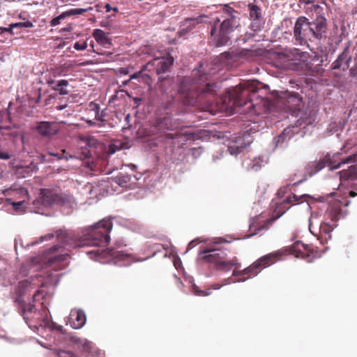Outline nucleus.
<instances>
[{
  "instance_id": "bf43d9fd",
  "label": "nucleus",
  "mask_w": 357,
  "mask_h": 357,
  "mask_svg": "<svg viewBox=\"0 0 357 357\" xmlns=\"http://www.w3.org/2000/svg\"><path fill=\"white\" fill-rule=\"evenodd\" d=\"M87 122H88L89 123H90V124H92L91 121H88Z\"/></svg>"
},
{
  "instance_id": "423d86ee",
  "label": "nucleus",
  "mask_w": 357,
  "mask_h": 357,
  "mask_svg": "<svg viewBox=\"0 0 357 357\" xmlns=\"http://www.w3.org/2000/svg\"><path fill=\"white\" fill-rule=\"evenodd\" d=\"M308 197L309 196L306 194L301 196H297L294 194L287 197L282 202L275 204L273 215L270 218L263 220H261L262 217L261 215L255 217L250 225V229L252 233L250 234L249 236L257 234L261 230L268 229V227L276 220L280 218L287 210H289L290 206H287L288 204L294 205L298 202H303V201H305V199Z\"/></svg>"
},
{
  "instance_id": "2eb2a0df",
  "label": "nucleus",
  "mask_w": 357,
  "mask_h": 357,
  "mask_svg": "<svg viewBox=\"0 0 357 357\" xmlns=\"http://www.w3.org/2000/svg\"><path fill=\"white\" fill-rule=\"evenodd\" d=\"M69 322L73 328H81L86 323V315L84 312L81 310H71Z\"/></svg>"
},
{
  "instance_id": "a18cd8bd",
  "label": "nucleus",
  "mask_w": 357,
  "mask_h": 357,
  "mask_svg": "<svg viewBox=\"0 0 357 357\" xmlns=\"http://www.w3.org/2000/svg\"><path fill=\"white\" fill-rule=\"evenodd\" d=\"M72 31V27L70 25L68 26L67 27H64L61 29V31H68L70 32Z\"/></svg>"
},
{
  "instance_id": "79ce46f5",
  "label": "nucleus",
  "mask_w": 357,
  "mask_h": 357,
  "mask_svg": "<svg viewBox=\"0 0 357 357\" xmlns=\"http://www.w3.org/2000/svg\"><path fill=\"white\" fill-rule=\"evenodd\" d=\"M0 158L3 160H8L10 158V155L6 152L0 151Z\"/></svg>"
},
{
  "instance_id": "f03ea898",
  "label": "nucleus",
  "mask_w": 357,
  "mask_h": 357,
  "mask_svg": "<svg viewBox=\"0 0 357 357\" xmlns=\"http://www.w3.org/2000/svg\"><path fill=\"white\" fill-rule=\"evenodd\" d=\"M311 5L318 15L314 21L310 22L305 17H299L295 23L294 36L300 44L306 43L307 40L320 38L326 31V20L319 15L323 8L314 4L313 0H298V5Z\"/></svg>"
},
{
  "instance_id": "aec40b11",
  "label": "nucleus",
  "mask_w": 357,
  "mask_h": 357,
  "mask_svg": "<svg viewBox=\"0 0 357 357\" xmlns=\"http://www.w3.org/2000/svg\"><path fill=\"white\" fill-rule=\"evenodd\" d=\"M92 36L98 43L105 47H109L112 45V40L107 37L104 31L96 29L93 31Z\"/></svg>"
},
{
  "instance_id": "bb28decb",
  "label": "nucleus",
  "mask_w": 357,
  "mask_h": 357,
  "mask_svg": "<svg viewBox=\"0 0 357 357\" xmlns=\"http://www.w3.org/2000/svg\"><path fill=\"white\" fill-rule=\"evenodd\" d=\"M301 248H303L304 250H307L306 246L303 243H302L299 241H297L291 247L287 248V251L289 254H294L296 252H301Z\"/></svg>"
},
{
  "instance_id": "13d9d810",
  "label": "nucleus",
  "mask_w": 357,
  "mask_h": 357,
  "mask_svg": "<svg viewBox=\"0 0 357 357\" xmlns=\"http://www.w3.org/2000/svg\"><path fill=\"white\" fill-rule=\"evenodd\" d=\"M114 11H117V10H118L117 8H114Z\"/></svg>"
},
{
  "instance_id": "a211bd4d",
  "label": "nucleus",
  "mask_w": 357,
  "mask_h": 357,
  "mask_svg": "<svg viewBox=\"0 0 357 357\" xmlns=\"http://www.w3.org/2000/svg\"><path fill=\"white\" fill-rule=\"evenodd\" d=\"M326 215L332 222H336L340 218L344 216L341 206L339 203L331 205L326 211Z\"/></svg>"
},
{
  "instance_id": "58836bf2",
  "label": "nucleus",
  "mask_w": 357,
  "mask_h": 357,
  "mask_svg": "<svg viewBox=\"0 0 357 357\" xmlns=\"http://www.w3.org/2000/svg\"><path fill=\"white\" fill-rule=\"evenodd\" d=\"M70 342H72L74 344H82V340L79 337H78L77 336H75V335H70Z\"/></svg>"
},
{
  "instance_id": "0eeeda50",
  "label": "nucleus",
  "mask_w": 357,
  "mask_h": 357,
  "mask_svg": "<svg viewBox=\"0 0 357 357\" xmlns=\"http://www.w3.org/2000/svg\"><path fill=\"white\" fill-rule=\"evenodd\" d=\"M40 199L43 205L46 207L58 206L70 208L75 202L71 195L61 192H58L50 189H41Z\"/></svg>"
},
{
  "instance_id": "473e14b6",
  "label": "nucleus",
  "mask_w": 357,
  "mask_h": 357,
  "mask_svg": "<svg viewBox=\"0 0 357 357\" xmlns=\"http://www.w3.org/2000/svg\"><path fill=\"white\" fill-rule=\"evenodd\" d=\"M194 291H195V294L197 296H207L208 295L211 294V291L210 289H207V290H197L196 289V287H194Z\"/></svg>"
},
{
  "instance_id": "37998d69",
  "label": "nucleus",
  "mask_w": 357,
  "mask_h": 357,
  "mask_svg": "<svg viewBox=\"0 0 357 357\" xmlns=\"http://www.w3.org/2000/svg\"><path fill=\"white\" fill-rule=\"evenodd\" d=\"M24 204V202H13L12 205L13 206L15 209H19L21 206H22Z\"/></svg>"
},
{
  "instance_id": "7c9ffc66",
  "label": "nucleus",
  "mask_w": 357,
  "mask_h": 357,
  "mask_svg": "<svg viewBox=\"0 0 357 357\" xmlns=\"http://www.w3.org/2000/svg\"><path fill=\"white\" fill-rule=\"evenodd\" d=\"M33 26V23L30 21L20 22L12 24V26H15V28H31Z\"/></svg>"
},
{
  "instance_id": "4d7b16f0",
  "label": "nucleus",
  "mask_w": 357,
  "mask_h": 357,
  "mask_svg": "<svg viewBox=\"0 0 357 357\" xmlns=\"http://www.w3.org/2000/svg\"><path fill=\"white\" fill-rule=\"evenodd\" d=\"M349 203V202H347L344 205L348 206Z\"/></svg>"
},
{
  "instance_id": "1a4fd4ad",
  "label": "nucleus",
  "mask_w": 357,
  "mask_h": 357,
  "mask_svg": "<svg viewBox=\"0 0 357 357\" xmlns=\"http://www.w3.org/2000/svg\"><path fill=\"white\" fill-rule=\"evenodd\" d=\"M301 101L302 98L298 93L286 91L280 92L275 103L290 110H294L300 105Z\"/></svg>"
},
{
  "instance_id": "a878e982",
  "label": "nucleus",
  "mask_w": 357,
  "mask_h": 357,
  "mask_svg": "<svg viewBox=\"0 0 357 357\" xmlns=\"http://www.w3.org/2000/svg\"><path fill=\"white\" fill-rule=\"evenodd\" d=\"M245 146H243L242 144H237L236 142H233L228 146V151L231 155H237L239 153L242 152L244 149Z\"/></svg>"
},
{
  "instance_id": "39448f33",
  "label": "nucleus",
  "mask_w": 357,
  "mask_h": 357,
  "mask_svg": "<svg viewBox=\"0 0 357 357\" xmlns=\"http://www.w3.org/2000/svg\"><path fill=\"white\" fill-rule=\"evenodd\" d=\"M206 77L198 78H185L179 87V93L182 95L184 104L194 105L197 102L216 94L215 84L205 83Z\"/></svg>"
},
{
  "instance_id": "393cba45",
  "label": "nucleus",
  "mask_w": 357,
  "mask_h": 357,
  "mask_svg": "<svg viewBox=\"0 0 357 357\" xmlns=\"http://www.w3.org/2000/svg\"><path fill=\"white\" fill-rule=\"evenodd\" d=\"M336 226L337 225L335 222L331 224L328 222L324 221L320 225V231L325 234H329Z\"/></svg>"
},
{
  "instance_id": "5701e85b",
  "label": "nucleus",
  "mask_w": 357,
  "mask_h": 357,
  "mask_svg": "<svg viewBox=\"0 0 357 357\" xmlns=\"http://www.w3.org/2000/svg\"><path fill=\"white\" fill-rule=\"evenodd\" d=\"M261 162L262 160L260 158H255L252 162H244L243 165L248 169L257 172L261 168Z\"/></svg>"
},
{
  "instance_id": "7ed1b4c3",
  "label": "nucleus",
  "mask_w": 357,
  "mask_h": 357,
  "mask_svg": "<svg viewBox=\"0 0 357 357\" xmlns=\"http://www.w3.org/2000/svg\"><path fill=\"white\" fill-rule=\"evenodd\" d=\"M257 84L245 82L236 86L234 93L230 96V98L234 99V105L236 107H243L249 104L248 108L252 109L256 114L271 111L273 102L259 94V89Z\"/></svg>"
},
{
  "instance_id": "6e6d98bb",
  "label": "nucleus",
  "mask_w": 357,
  "mask_h": 357,
  "mask_svg": "<svg viewBox=\"0 0 357 357\" xmlns=\"http://www.w3.org/2000/svg\"><path fill=\"white\" fill-rule=\"evenodd\" d=\"M158 79L160 82H162L164 79V78H162V77H159Z\"/></svg>"
},
{
  "instance_id": "5fc2aeb1",
  "label": "nucleus",
  "mask_w": 357,
  "mask_h": 357,
  "mask_svg": "<svg viewBox=\"0 0 357 357\" xmlns=\"http://www.w3.org/2000/svg\"><path fill=\"white\" fill-rule=\"evenodd\" d=\"M137 77V75L136 74H133L131 77H130V79H134V78H136Z\"/></svg>"
},
{
  "instance_id": "f704fd0d",
  "label": "nucleus",
  "mask_w": 357,
  "mask_h": 357,
  "mask_svg": "<svg viewBox=\"0 0 357 357\" xmlns=\"http://www.w3.org/2000/svg\"><path fill=\"white\" fill-rule=\"evenodd\" d=\"M86 47H87V44H86V42H84L83 43H80L79 42H77L74 45V48L76 50H84L86 49Z\"/></svg>"
},
{
  "instance_id": "6ab92c4d",
  "label": "nucleus",
  "mask_w": 357,
  "mask_h": 357,
  "mask_svg": "<svg viewBox=\"0 0 357 357\" xmlns=\"http://www.w3.org/2000/svg\"><path fill=\"white\" fill-rule=\"evenodd\" d=\"M207 18L206 16L199 15L195 18H187L182 23V29L181 31L183 33H188L191 31L196 24L205 22L204 19Z\"/></svg>"
},
{
  "instance_id": "20e7f679",
  "label": "nucleus",
  "mask_w": 357,
  "mask_h": 357,
  "mask_svg": "<svg viewBox=\"0 0 357 357\" xmlns=\"http://www.w3.org/2000/svg\"><path fill=\"white\" fill-rule=\"evenodd\" d=\"M237 11L229 5L222 6V12L216 17L215 24L211 26L209 43L215 47L227 45L230 40V34L239 26Z\"/></svg>"
},
{
  "instance_id": "9b49d317",
  "label": "nucleus",
  "mask_w": 357,
  "mask_h": 357,
  "mask_svg": "<svg viewBox=\"0 0 357 357\" xmlns=\"http://www.w3.org/2000/svg\"><path fill=\"white\" fill-rule=\"evenodd\" d=\"M222 257H227V253L220 249L211 248L200 251L198 254V260L202 263L218 266Z\"/></svg>"
},
{
  "instance_id": "ea45409f",
  "label": "nucleus",
  "mask_w": 357,
  "mask_h": 357,
  "mask_svg": "<svg viewBox=\"0 0 357 357\" xmlns=\"http://www.w3.org/2000/svg\"><path fill=\"white\" fill-rule=\"evenodd\" d=\"M153 248L154 249L153 256L155 255L156 252H160L163 248V246L162 244H154Z\"/></svg>"
},
{
  "instance_id": "c9c22d12",
  "label": "nucleus",
  "mask_w": 357,
  "mask_h": 357,
  "mask_svg": "<svg viewBox=\"0 0 357 357\" xmlns=\"http://www.w3.org/2000/svg\"><path fill=\"white\" fill-rule=\"evenodd\" d=\"M58 355L59 357H77L74 354L63 350L59 351Z\"/></svg>"
},
{
  "instance_id": "dca6fc26",
  "label": "nucleus",
  "mask_w": 357,
  "mask_h": 357,
  "mask_svg": "<svg viewBox=\"0 0 357 357\" xmlns=\"http://www.w3.org/2000/svg\"><path fill=\"white\" fill-rule=\"evenodd\" d=\"M48 84L53 90L58 92V93L54 95V98L56 100H60L61 96L68 93V91L66 89V87L68 86V82L66 79H61L56 82L54 80L48 81Z\"/></svg>"
},
{
  "instance_id": "09e8293b",
  "label": "nucleus",
  "mask_w": 357,
  "mask_h": 357,
  "mask_svg": "<svg viewBox=\"0 0 357 357\" xmlns=\"http://www.w3.org/2000/svg\"><path fill=\"white\" fill-rule=\"evenodd\" d=\"M63 258H64V256L63 255H59L58 257H54L52 259H50V260L52 261L53 259L54 260H57V259H63Z\"/></svg>"
},
{
  "instance_id": "cd10ccee",
  "label": "nucleus",
  "mask_w": 357,
  "mask_h": 357,
  "mask_svg": "<svg viewBox=\"0 0 357 357\" xmlns=\"http://www.w3.org/2000/svg\"><path fill=\"white\" fill-rule=\"evenodd\" d=\"M238 56L241 58L250 59L255 56V52L251 50L243 49L239 51Z\"/></svg>"
},
{
  "instance_id": "a19ab883",
  "label": "nucleus",
  "mask_w": 357,
  "mask_h": 357,
  "mask_svg": "<svg viewBox=\"0 0 357 357\" xmlns=\"http://www.w3.org/2000/svg\"><path fill=\"white\" fill-rule=\"evenodd\" d=\"M54 234H48L44 236H41L40 237V242H43V241H47V240H50L52 239V238H54Z\"/></svg>"
},
{
  "instance_id": "603ef678",
  "label": "nucleus",
  "mask_w": 357,
  "mask_h": 357,
  "mask_svg": "<svg viewBox=\"0 0 357 357\" xmlns=\"http://www.w3.org/2000/svg\"><path fill=\"white\" fill-rule=\"evenodd\" d=\"M195 245V241H191L189 244H188V249H191L193 246Z\"/></svg>"
},
{
  "instance_id": "864d4df0",
  "label": "nucleus",
  "mask_w": 357,
  "mask_h": 357,
  "mask_svg": "<svg viewBox=\"0 0 357 357\" xmlns=\"http://www.w3.org/2000/svg\"><path fill=\"white\" fill-rule=\"evenodd\" d=\"M349 195H350L351 197H355V196H356V195H357V193H356V192H354V191H350V192H349Z\"/></svg>"
},
{
  "instance_id": "c03bdc74",
  "label": "nucleus",
  "mask_w": 357,
  "mask_h": 357,
  "mask_svg": "<svg viewBox=\"0 0 357 357\" xmlns=\"http://www.w3.org/2000/svg\"><path fill=\"white\" fill-rule=\"evenodd\" d=\"M340 68V64H339V62H338V60L335 61L333 63V69H337Z\"/></svg>"
},
{
  "instance_id": "4c0bfd02",
  "label": "nucleus",
  "mask_w": 357,
  "mask_h": 357,
  "mask_svg": "<svg viewBox=\"0 0 357 357\" xmlns=\"http://www.w3.org/2000/svg\"><path fill=\"white\" fill-rule=\"evenodd\" d=\"M15 28V26H12V24H10L9 27H0V33L3 32H7L10 34H13V29Z\"/></svg>"
},
{
  "instance_id": "4468645a",
  "label": "nucleus",
  "mask_w": 357,
  "mask_h": 357,
  "mask_svg": "<svg viewBox=\"0 0 357 357\" xmlns=\"http://www.w3.org/2000/svg\"><path fill=\"white\" fill-rule=\"evenodd\" d=\"M92 8L89 7L88 8H72L68 10L65 12H63L59 16L53 18L50 22V25L51 26H56L61 23V20H64L66 17H70L72 15H80L84 14V13L91 10Z\"/></svg>"
},
{
  "instance_id": "6e6552de",
  "label": "nucleus",
  "mask_w": 357,
  "mask_h": 357,
  "mask_svg": "<svg viewBox=\"0 0 357 357\" xmlns=\"http://www.w3.org/2000/svg\"><path fill=\"white\" fill-rule=\"evenodd\" d=\"M354 162H357V152L338 162L335 160V155L331 156L327 154L319 161H314L309 163L307 170L310 175H313L326 167H328L331 170H333L340 168L344 164L354 163Z\"/></svg>"
},
{
  "instance_id": "8fccbe9b",
  "label": "nucleus",
  "mask_w": 357,
  "mask_h": 357,
  "mask_svg": "<svg viewBox=\"0 0 357 357\" xmlns=\"http://www.w3.org/2000/svg\"><path fill=\"white\" fill-rule=\"evenodd\" d=\"M105 9H106V11H107V12H109V11L112 10V7H111V6H110V5H109V4H108V3H107V4L105 5Z\"/></svg>"
},
{
  "instance_id": "de8ad7c7",
  "label": "nucleus",
  "mask_w": 357,
  "mask_h": 357,
  "mask_svg": "<svg viewBox=\"0 0 357 357\" xmlns=\"http://www.w3.org/2000/svg\"><path fill=\"white\" fill-rule=\"evenodd\" d=\"M222 284H214L212 285V287L213 289H220V287H222Z\"/></svg>"
},
{
  "instance_id": "49530a36",
  "label": "nucleus",
  "mask_w": 357,
  "mask_h": 357,
  "mask_svg": "<svg viewBox=\"0 0 357 357\" xmlns=\"http://www.w3.org/2000/svg\"><path fill=\"white\" fill-rule=\"evenodd\" d=\"M59 248H60V245H54L53 247H52L50 248V251H51V252H54L56 250H59Z\"/></svg>"
},
{
  "instance_id": "f3484780",
  "label": "nucleus",
  "mask_w": 357,
  "mask_h": 357,
  "mask_svg": "<svg viewBox=\"0 0 357 357\" xmlns=\"http://www.w3.org/2000/svg\"><path fill=\"white\" fill-rule=\"evenodd\" d=\"M39 134L43 137H51L57 133L58 130L53 126V124L48 121L38 123L36 128Z\"/></svg>"
},
{
  "instance_id": "f8f14e48",
  "label": "nucleus",
  "mask_w": 357,
  "mask_h": 357,
  "mask_svg": "<svg viewBox=\"0 0 357 357\" xmlns=\"http://www.w3.org/2000/svg\"><path fill=\"white\" fill-rule=\"evenodd\" d=\"M174 61V58L169 54L156 57L147 63L146 68L149 70L153 69L158 75H160L167 72L173 65Z\"/></svg>"
},
{
  "instance_id": "e2e57ef3",
  "label": "nucleus",
  "mask_w": 357,
  "mask_h": 357,
  "mask_svg": "<svg viewBox=\"0 0 357 357\" xmlns=\"http://www.w3.org/2000/svg\"><path fill=\"white\" fill-rule=\"evenodd\" d=\"M58 158H59V159H61V158H62V157H61V156H59V157H58Z\"/></svg>"
},
{
  "instance_id": "3c124183",
  "label": "nucleus",
  "mask_w": 357,
  "mask_h": 357,
  "mask_svg": "<svg viewBox=\"0 0 357 357\" xmlns=\"http://www.w3.org/2000/svg\"><path fill=\"white\" fill-rule=\"evenodd\" d=\"M134 101L136 104H139V102L142 101V99L140 98H134Z\"/></svg>"
},
{
  "instance_id": "4be33fe9",
  "label": "nucleus",
  "mask_w": 357,
  "mask_h": 357,
  "mask_svg": "<svg viewBox=\"0 0 357 357\" xmlns=\"http://www.w3.org/2000/svg\"><path fill=\"white\" fill-rule=\"evenodd\" d=\"M36 312V306L33 303H21L20 313L24 319L27 321L33 317V314Z\"/></svg>"
},
{
  "instance_id": "2f4dec72",
  "label": "nucleus",
  "mask_w": 357,
  "mask_h": 357,
  "mask_svg": "<svg viewBox=\"0 0 357 357\" xmlns=\"http://www.w3.org/2000/svg\"><path fill=\"white\" fill-rule=\"evenodd\" d=\"M93 107V109L95 111L96 113V119L101 122L104 121L105 120L103 119V115L99 114V106L96 104H94Z\"/></svg>"
},
{
  "instance_id": "9d476101",
  "label": "nucleus",
  "mask_w": 357,
  "mask_h": 357,
  "mask_svg": "<svg viewBox=\"0 0 357 357\" xmlns=\"http://www.w3.org/2000/svg\"><path fill=\"white\" fill-rule=\"evenodd\" d=\"M280 256H281V252L280 251L264 255L254 262L249 267L246 268L245 271H252L253 275H257L262 268L276 262Z\"/></svg>"
},
{
  "instance_id": "052dcab7",
  "label": "nucleus",
  "mask_w": 357,
  "mask_h": 357,
  "mask_svg": "<svg viewBox=\"0 0 357 357\" xmlns=\"http://www.w3.org/2000/svg\"><path fill=\"white\" fill-rule=\"evenodd\" d=\"M88 157H89L88 154H86V155L84 156V158H88Z\"/></svg>"
},
{
  "instance_id": "72a5a7b5",
  "label": "nucleus",
  "mask_w": 357,
  "mask_h": 357,
  "mask_svg": "<svg viewBox=\"0 0 357 357\" xmlns=\"http://www.w3.org/2000/svg\"><path fill=\"white\" fill-rule=\"evenodd\" d=\"M29 284V283L26 280H24V281L19 282L18 289H19L20 293L22 294L24 291L26 287H28Z\"/></svg>"
},
{
  "instance_id": "e433bc0d",
  "label": "nucleus",
  "mask_w": 357,
  "mask_h": 357,
  "mask_svg": "<svg viewBox=\"0 0 357 357\" xmlns=\"http://www.w3.org/2000/svg\"><path fill=\"white\" fill-rule=\"evenodd\" d=\"M63 102H62L61 104L58 103L57 105H55V108L56 109L62 110L68 106V99H64V100H63Z\"/></svg>"
},
{
  "instance_id": "f257e3e1",
  "label": "nucleus",
  "mask_w": 357,
  "mask_h": 357,
  "mask_svg": "<svg viewBox=\"0 0 357 357\" xmlns=\"http://www.w3.org/2000/svg\"><path fill=\"white\" fill-rule=\"evenodd\" d=\"M112 226L109 218H104L91 227L85 228L78 238L62 230L57 231L55 234L58 242L63 245H70L73 248L84 246L105 248L110 241L109 233Z\"/></svg>"
},
{
  "instance_id": "680f3d73",
  "label": "nucleus",
  "mask_w": 357,
  "mask_h": 357,
  "mask_svg": "<svg viewBox=\"0 0 357 357\" xmlns=\"http://www.w3.org/2000/svg\"><path fill=\"white\" fill-rule=\"evenodd\" d=\"M61 328H62V326H59V327L58 328V329H59V330H60V329H61Z\"/></svg>"
},
{
  "instance_id": "412c9836",
  "label": "nucleus",
  "mask_w": 357,
  "mask_h": 357,
  "mask_svg": "<svg viewBox=\"0 0 357 357\" xmlns=\"http://www.w3.org/2000/svg\"><path fill=\"white\" fill-rule=\"evenodd\" d=\"M233 266L236 268L240 266V264L238 263V259L236 257L229 261H227L226 257H222L215 268L222 271H229Z\"/></svg>"
},
{
  "instance_id": "c756f323",
  "label": "nucleus",
  "mask_w": 357,
  "mask_h": 357,
  "mask_svg": "<svg viewBox=\"0 0 357 357\" xmlns=\"http://www.w3.org/2000/svg\"><path fill=\"white\" fill-rule=\"evenodd\" d=\"M238 268H236L235 270H234L232 273L233 276H238V275H248V276L244 279L241 280L240 281H245V280L254 276L252 274V271H245L246 268L243 269V271H238L236 270Z\"/></svg>"
},
{
  "instance_id": "b1692460",
  "label": "nucleus",
  "mask_w": 357,
  "mask_h": 357,
  "mask_svg": "<svg viewBox=\"0 0 357 357\" xmlns=\"http://www.w3.org/2000/svg\"><path fill=\"white\" fill-rule=\"evenodd\" d=\"M248 8L250 17L254 20H259L261 17V9L257 5L252 3H250Z\"/></svg>"
},
{
  "instance_id": "ddd939ff",
  "label": "nucleus",
  "mask_w": 357,
  "mask_h": 357,
  "mask_svg": "<svg viewBox=\"0 0 357 357\" xmlns=\"http://www.w3.org/2000/svg\"><path fill=\"white\" fill-rule=\"evenodd\" d=\"M89 255H95L96 259L100 260V259L105 258L107 256H110L114 259L117 261H128V262L131 260L132 256L130 255L123 253L120 251H115L113 250H100L96 249L87 252Z\"/></svg>"
},
{
  "instance_id": "c85d7f7f",
  "label": "nucleus",
  "mask_w": 357,
  "mask_h": 357,
  "mask_svg": "<svg viewBox=\"0 0 357 357\" xmlns=\"http://www.w3.org/2000/svg\"><path fill=\"white\" fill-rule=\"evenodd\" d=\"M298 50L294 48V50H285L280 54L289 60H293L295 56L298 54Z\"/></svg>"
}]
</instances>
